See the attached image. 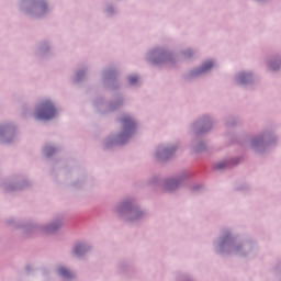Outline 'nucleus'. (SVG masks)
I'll list each match as a JSON object with an SVG mask.
<instances>
[{
  "label": "nucleus",
  "mask_w": 281,
  "mask_h": 281,
  "mask_svg": "<svg viewBox=\"0 0 281 281\" xmlns=\"http://www.w3.org/2000/svg\"><path fill=\"white\" fill-rule=\"evenodd\" d=\"M56 116V108L54 103L50 101H45L36 111L37 120H52V117Z\"/></svg>",
  "instance_id": "nucleus-1"
},
{
  "label": "nucleus",
  "mask_w": 281,
  "mask_h": 281,
  "mask_svg": "<svg viewBox=\"0 0 281 281\" xmlns=\"http://www.w3.org/2000/svg\"><path fill=\"white\" fill-rule=\"evenodd\" d=\"M123 126H124V133H128L130 131H133L135 128V121L131 119V116H125L123 119Z\"/></svg>",
  "instance_id": "nucleus-2"
},
{
  "label": "nucleus",
  "mask_w": 281,
  "mask_h": 281,
  "mask_svg": "<svg viewBox=\"0 0 281 281\" xmlns=\"http://www.w3.org/2000/svg\"><path fill=\"white\" fill-rule=\"evenodd\" d=\"M214 67V63L213 61H206L203 64L200 72H203V71H209V69H212Z\"/></svg>",
  "instance_id": "nucleus-3"
},
{
  "label": "nucleus",
  "mask_w": 281,
  "mask_h": 281,
  "mask_svg": "<svg viewBox=\"0 0 281 281\" xmlns=\"http://www.w3.org/2000/svg\"><path fill=\"white\" fill-rule=\"evenodd\" d=\"M58 273L63 276V278H71V272L65 268H59Z\"/></svg>",
  "instance_id": "nucleus-4"
},
{
  "label": "nucleus",
  "mask_w": 281,
  "mask_h": 281,
  "mask_svg": "<svg viewBox=\"0 0 281 281\" xmlns=\"http://www.w3.org/2000/svg\"><path fill=\"white\" fill-rule=\"evenodd\" d=\"M215 170H225V168H227V162L222 161L217 165L214 166Z\"/></svg>",
  "instance_id": "nucleus-5"
},
{
  "label": "nucleus",
  "mask_w": 281,
  "mask_h": 281,
  "mask_svg": "<svg viewBox=\"0 0 281 281\" xmlns=\"http://www.w3.org/2000/svg\"><path fill=\"white\" fill-rule=\"evenodd\" d=\"M83 251H85V246H82V245L76 246V248H75L76 256H80V254H82Z\"/></svg>",
  "instance_id": "nucleus-6"
},
{
  "label": "nucleus",
  "mask_w": 281,
  "mask_h": 281,
  "mask_svg": "<svg viewBox=\"0 0 281 281\" xmlns=\"http://www.w3.org/2000/svg\"><path fill=\"white\" fill-rule=\"evenodd\" d=\"M47 157H50L52 153H56V149L54 148H45Z\"/></svg>",
  "instance_id": "nucleus-7"
},
{
  "label": "nucleus",
  "mask_w": 281,
  "mask_h": 281,
  "mask_svg": "<svg viewBox=\"0 0 281 281\" xmlns=\"http://www.w3.org/2000/svg\"><path fill=\"white\" fill-rule=\"evenodd\" d=\"M137 76L130 77V85H135L137 82Z\"/></svg>",
  "instance_id": "nucleus-8"
},
{
  "label": "nucleus",
  "mask_w": 281,
  "mask_h": 281,
  "mask_svg": "<svg viewBox=\"0 0 281 281\" xmlns=\"http://www.w3.org/2000/svg\"><path fill=\"white\" fill-rule=\"evenodd\" d=\"M247 76H249V75H243V76H241V81H244L245 78H247Z\"/></svg>",
  "instance_id": "nucleus-9"
}]
</instances>
